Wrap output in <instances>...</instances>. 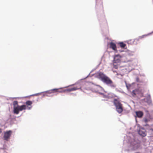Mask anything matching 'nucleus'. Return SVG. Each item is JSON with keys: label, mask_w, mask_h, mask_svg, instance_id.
Returning a JSON list of instances; mask_svg holds the SVG:
<instances>
[{"label": "nucleus", "mask_w": 153, "mask_h": 153, "mask_svg": "<svg viewBox=\"0 0 153 153\" xmlns=\"http://www.w3.org/2000/svg\"><path fill=\"white\" fill-rule=\"evenodd\" d=\"M121 56L120 55H115L113 60V63H120L121 60Z\"/></svg>", "instance_id": "nucleus-7"}, {"label": "nucleus", "mask_w": 153, "mask_h": 153, "mask_svg": "<svg viewBox=\"0 0 153 153\" xmlns=\"http://www.w3.org/2000/svg\"><path fill=\"white\" fill-rule=\"evenodd\" d=\"M95 91H98V90L97 89H96L95 90Z\"/></svg>", "instance_id": "nucleus-16"}, {"label": "nucleus", "mask_w": 153, "mask_h": 153, "mask_svg": "<svg viewBox=\"0 0 153 153\" xmlns=\"http://www.w3.org/2000/svg\"><path fill=\"white\" fill-rule=\"evenodd\" d=\"M138 132L139 134L142 137H144L146 135V130L144 128H140Z\"/></svg>", "instance_id": "nucleus-9"}, {"label": "nucleus", "mask_w": 153, "mask_h": 153, "mask_svg": "<svg viewBox=\"0 0 153 153\" xmlns=\"http://www.w3.org/2000/svg\"><path fill=\"white\" fill-rule=\"evenodd\" d=\"M149 120H150L149 119H147V118H145L144 119V121L145 123H147L149 121Z\"/></svg>", "instance_id": "nucleus-13"}, {"label": "nucleus", "mask_w": 153, "mask_h": 153, "mask_svg": "<svg viewBox=\"0 0 153 153\" xmlns=\"http://www.w3.org/2000/svg\"><path fill=\"white\" fill-rule=\"evenodd\" d=\"M140 153V152H136V153Z\"/></svg>", "instance_id": "nucleus-20"}, {"label": "nucleus", "mask_w": 153, "mask_h": 153, "mask_svg": "<svg viewBox=\"0 0 153 153\" xmlns=\"http://www.w3.org/2000/svg\"><path fill=\"white\" fill-rule=\"evenodd\" d=\"M98 77L104 83L110 86L111 87L114 88L116 87L115 84L109 78L106 76L104 73L100 72L98 74Z\"/></svg>", "instance_id": "nucleus-2"}, {"label": "nucleus", "mask_w": 153, "mask_h": 153, "mask_svg": "<svg viewBox=\"0 0 153 153\" xmlns=\"http://www.w3.org/2000/svg\"><path fill=\"white\" fill-rule=\"evenodd\" d=\"M136 114L137 116L139 118L141 117L143 115V112L141 111H139L136 112Z\"/></svg>", "instance_id": "nucleus-11"}, {"label": "nucleus", "mask_w": 153, "mask_h": 153, "mask_svg": "<svg viewBox=\"0 0 153 153\" xmlns=\"http://www.w3.org/2000/svg\"><path fill=\"white\" fill-rule=\"evenodd\" d=\"M12 131L11 130H9L5 132L3 137L4 139L7 141H8L12 134Z\"/></svg>", "instance_id": "nucleus-6"}, {"label": "nucleus", "mask_w": 153, "mask_h": 153, "mask_svg": "<svg viewBox=\"0 0 153 153\" xmlns=\"http://www.w3.org/2000/svg\"><path fill=\"white\" fill-rule=\"evenodd\" d=\"M150 130H151L152 131H153V129L151 128L150 129Z\"/></svg>", "instance_id": "nucleus-18"}, {"label": "nucleus", "mask_w": 153, "mask_h": 153, "mask_svg": "<svg viewBox=\"0 0 153 153\" xmlns=\"http://www.w3.org/2000/svg\"><path fill=\"white\" fill-rule=\"evenodd\" d=\"M110 47L114 51H117V47L116 44L113 42L110 43Z\"/></svg>", "instance_id": "nucleus-10"}, {"label": "nucleus", "mask_w": 153, "mask_h": 153, "mask_svg": "<svg viewBox=\"0 0 153 153\" xmlns=\"http://www.w3.org/2000/svg\"><path fill=\"white\" fill-rule=\"evenodd\" d=\"M1 132V130L0 128V134Z\"/></svg>", "instance_id": "nucleus-17"}, {"label": "nucleus", "mask_w": 153, "mask_h": 153, "mask_svg": "<svg viewBox=\"0 0 153 153\" xmlns=\"http://www.w3.org/2000/svg\"><path fill=\"white\" fill-rule=\"evenodd\" d=\"M114 64L115 63H113L114 68L116 69H117L118 67V65H115Z\"/></svg>", "instance_id": "nucleus-14"}, {"label": "nucleus", "mask_w": 153, "mask_h": 153, "mask_svg": "<svg viewBox=\"0 0 153 153\" xmlns=\"http://www.w3.org/2000/svg\"><path fill=\"white\" fill-rule=\"evenodd\" d=\"M119 44L121 48H124L126 45L125 44L123 43V42H120L119 43Z\"/></svg>", "instance_id": "nucleus-12"}, {"label": "nucleus", "mask_w": 153, "mask_h": 153, "mask_svg": "<svg viewBox=\"0 0 153 153\" xmlns=\"http://www.w3.org/2000/svg\"><path fill=\"white\" fill-rule=\"evenodd\" d=\"M79 88L77 87H74L71 88H69L67 89H64L62 88H54L49 91L48 92L49 94L56 93H63L67 92H70L75 91Z\"/></svg>", "instance_id": "nucleus-3"}, {"label": "nucleus", "mask_w": 153, "mask_h": 153, "mask_svg": "<svg viewBox=\"0 0 153 153\" xmlns=\"http://www.w3.org/2000/svg\"><path fill=\"white\" fill-rule=\"evenodd\" d=\"M113 103L116 107L117 111L119 113H121L123 111V105L118 99H115L113 101Z\"/></svg>", "instance_id": "nucleus-4"}, {"label": "nucleus", "mask_w": 153, "mask_h": 153, "mask_svg": "<svg viewBox=\"0 0 153 153\" xmlns=\"http://www.w3.org/2000/svg\"><path fill=\"white\" fill-rule=\"evenodd\" d=\"M25 104L27 106L24 105L19 106L18 105L17 101H14L13 103V113L16 114H19L20 111L25 110L26 109H30L32 107L31 105L32 104V102L30 101H27L26 102Z\"/></svg>", "instance_id": "nucleus-1"}, {"label": "nucleus", "mask_w": 153, "mask_h": 153, "mask_svg": "<svg viewBox=\"0 0 153 153\" xmlns=\"http://www.w3.org/2000/svg\"><path fill=\"white\" fill-rule=\"evenodd\" d=\"M96 87H98L100 88L101 87L100 85H95L94 87V88H96Z\"/></svg>", "instance_id": "nucleus-15"}, {"label": "nucleus", "mask_w": 153, "mask_h": 153, "mask_svg": "<svg viewBox=\"0 0 153 153\" xmlns=\"http://www.w3.org/2000/svg\"><path fill=\"white\" fill-rule=\"evenodd\" d=\"M138 78H137V81H138Z\"/></svg>", "instance_id": "nucleus-19"}, {"label": "nucleus", "mask_w": 153, "mask_h": 153, "mask_svg": "<svg viewBox=\"0 0 153 153\" xmlns=\"http://www.w3.org/2000/svg\"><path fill=\"white\" fill-rule=\"evenodd\" d=\"M132 93L133 95H136L137 94L143 95V92L142 91L141 89L138 88L133 90L132 92Z\"/></svg>", "instance_id": "nucleus-8"}, {"label": "nucleus", "mask_w": 153, "mask_h": 153, "mask_svg": "<svg viewBox=\"0 0 153 153\" xmlns=\"http://www.w3.org/2000/svg\"><path fill=\"white\" fill-rule=\"evenodd\" d=\"M152 33H153V31L151 33H150L147 34L143 35L140 36L138 38H136L135 39H131L129 41L131 42L133 44H136L137 43V42L139 41L140 39L143 38L144 37H145L146 36L151 34Z\"/></svg>", "instance_id": "nucleus-5"}]
</instances>
